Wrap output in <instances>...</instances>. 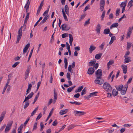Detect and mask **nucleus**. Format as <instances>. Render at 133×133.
<instances>
[{
	"label": "nucleus",
	"instance_id": "nucleus-1",
	"mask_svg": "<svg viewBox=\"0 0 133 133\" xmlns=\"http://www.w3.org/2000/svg\"><path fill=\"white\" fill-rule=\"evenodd\" d=\"M103 89L107 92H111L112 90L111 87L108 83H104L103 84Z\"/></svg>",
	"mask_w": 133,
	"mask_h": 133
},
{
	"label": "nucleus",
	"instance_id": "nucleus-2",
	"mask_svg": "<svg viewBox=\"0 0 133 133\" xmlns=\"http://www.w3.org/2000/svg\"><path fill=\"white\" fill-rule=\"evenodd\" d=\"M24 26H21L20 28L19 29L18 32V35L17 38V40L16 42V43H18L19 40L21 39V37L22 35V29Z\"/></svg>",
	"mask_w": 133,
	"mask_h": 133
},
{
	"label": "nucleus",
	"instance_id": "nucleus-3",
	"mask_svg": "<svg viewBox=\"0 0 133 133\" xmlns=\"http://www.w3.org/2000/svg\"><path fill=\"white\" fill-rule=\"evenodd\" d=\"M31 68V66L30 65H28L27 69L25 73L24 78L25 79H26L28 77L30 73V71Z\"/></svg>",
	"mask_w": 133,
	"mask_h": 133
},
{
	"label": "nucleus",
	"instance_id": "nucleus-4",
	"mask_svg": "<svg viewBox=\"0 0 133 133\" xmlns=\"http://www.w3.org/2000/svg\"><path fill=\"white\" fill-rule=\"evenodd\" d=\"M104 80L101 79V77H96V79L94 81V82L97 84H102L104 82Z\"/></svg>",
	"mask_w": 133,
	"mask_h": 133
},
{
	"label": "nucleus",
	"instance_id": "nucleus-5",
	"mask_svg": "<svg viewBox=\"0 0 133 133\" xmlns=\"http://www.w3.org/2000/svg\"><path fill=\"white\" fill-rule=\"evenodd\" d=\"M105 4V0H101L99 5H100V9L101 11H102L104 9V5Z\"/></svg>",
	"mask_w": 133,
	"mask_h": 133
},
{
	"label": "nucleus",
	"instance_id": "nucleus-6",
	"mask_svg": "<svg viewBox=\"0 0 133 133\" xmlns=\"http://www.w3.org/2000/svg\"><path fill=\"white\" fill-rule=\"evenodd\" d=\"M75 62H74L72 63V65H69V66L68 69V70L71 73H73V70L72 68H74L75 67Z\"/></svg>",
	"mask_w": 133,
	"mask_h": 133
},
{
	"label": "nucleus",
	"instance_id": "nucleus-7",
	"mask_svg": "<svg viewBox=\"0 0 133 133\" xmlns=\"http://www.w3.org/2000/svg\"><path fill=\"white\" fill-rule=\"evenodd\" d=\"M96 77H102V71L101 69H98L95 72Z\"/></svg>",
	"mask_w": 133,
	"mask_h": 133
},
{
	"label": "nucleus",
	"instance_id": "nucleus-8",
	"mask_svg": "<svg viewBox=\"0 0 133 133\" xmlns=\"http://www.w3.org/2000/svg\"><path fill=\"white\" fill-rule=\"evenodd\" d=\"M61 28L62 30H68L70 28V26H68L67 25L64 24L61 25Z\"/></svg>",
	"mask_w": 133,
	"mask_h": 133
},
{
	"label": "nucleus",
	"instance_id": "nucleus-9",
	"mask_svg": "<svg viewBox=\"0 0 133 133\" xmlns=\"http://www.w3.org/2000/svg\"><path fill=\"white\" fill-rule=\"evenodd\" d=\"M44 0H43L41 2V3L40 4L39 6V7L38 9L37 14H36V15L37 16H38L40 13V11L42 9V7L43 5V3L44 2Z\"/></svg>",
	"mask_w": 133,
	"mask_h": 133
},
{
	"label": "nucleus",
	"instance_id": "nucleus-10",
	"mask_svg": "<svg viewBox=\"0 0 133 133\" xmlns=\"http://www.w3.org/2000/svg\"><path fill=\"white\" fill-rule=\"evenodd\" d=\"M74 112L75 114H76V115H75V116L78 115L79 116L84 115L86 114V113L84 111H75Z\"/></svg>",
	"mask_w": 133,
	"mask_h": 133
},
{
	"label": "nucleus",
	"instance_id": "nucleus-11",
	"mask_svg": "<svg viewBox=\"0 0 133 133\" xmlns=\"http://www.w3.org/2000/svg\"><path fill=\"white\" fill-rule=\"evenodd\" d=\"M95 71V70L93 68L90 67L88 69L87 73L89 75H92Z\"/></svg>",
	"mask_w": 133,
	"mask_h": 133
},
{
	"label": "nucleus",
	"instance_id": "nucleus-12",
	"mask_svg": "<svg viewBox=\"0 0 133 133\" xmlns=\"http://www.w3.org/2000/svg\"><path fill=\"white\" fill-rule=\"evenodd\" d=\"M101 25L100 24L98 23L96 27L95 30L97 32V33L98 34H99L100 32L101 29Z\"/></svg>",
	"mask_w": 133,
	"mask_h": 133
},
{
	"label": "nucleus",
	"instance_id": "nucleus-13",
	"mask_svg": "<svg viewBox=\"0 0 133 133\" xmlns=\"http://www.w3.org/2000/svg\"><path fill=\"white\" fill-rule=\"evenodd\" d=\"M30 1H29V0H28L27 3L25 4L24 6V8L26 9V12L27 13L28 11V9L29 8V6L30 4Z\"/></svg>",
	"mask_w": 133,
	"mask_h": 133
},
{
	"label": "nucleus",
	"instance_id": "nucleus-14",
	"mask_svg": "<svg viewBox=\"0 0 133 133\" xmlns=\"http://www.w3.org/2000/svg\"><path fill=\"white\" fill-rule=\"evenodd\" d=\"M132 31V29L131 28V27H130L128 30V31L127 32V38H128L129 37H130L131 33Z\"/></svg>",
	"mask_w": 133,
	"mask_h": 133
},
{
	"label": "nucleus",
	"instance_id": "nucleus-15",
	"mask_svg": "<svg viewBox=\"0 0 133 133\" xmlns=\"http://www.w3.org/2000/svg\"><path fill=\"white\" fill-rule=\"evenodd\" d=\"M124 57L125 58V59H124V63H129L131 61V60L130 59L131 58L130 57L128 56H125V57Z\"/></svg>",
	"mask_w": 133,
	"mask_h": 133
},
{
	"label": "nucleus",
	"instance_id": "nucleus-16",
	"mask_svg": "<svg viewBox=\"0 0 133 133\" xmlns=\"http://www.w3.org/2000/svg\"><path fill=\"white\" fill-rule=\"evenodd\" d=\"M122 68L123 72L125 74L127 72V65H122L121 66Z\"/></svg>",
	"mask_w": 133,
	"mask_h": 133
},
{
	"label": "nucleus",
	"instance_id": "nucleus-17",
	"mask_svg": "<svg viewBox=\"0 0 133 133\" xmlns=\"http://www.w3.org/2000/svg\"><path fill=\"white\" fill-rule=\"evenodd\" d=\"M96 48L95 46L91 45H90V48L89 49V51L90 53H91L92 51L96 49Z\"/></svg>",
	"mask_w": 133,
	"mask_h": 133
},
{
	"label": "nucleus",
	"instance_id": "nucleus-18",
	"mask_svg": "<svg viewBox=\"0 0 133 133\" xmlns=\"http://www.w3.org/2000/svg\"><path fill=\"white\" fill-rule=\"evenodd\" d=\"M68 111V109H66L64 110L60 111L59 113L61 115H62L66 113Z\"/></svg>",
	"mask_w": 133,
	"mask_h": 133
},
{
	"label": "nucleus",
	"instance_id": "nucleus-19",
	"mask_svg": "<svg viewBox=\"0 0 133 133\" xmlns=\"http://www.w3.org/2000/svg\"><path fill=\"white\" fill-rule=\"evenodd\" d=\"M11 125H7L5 128V133H7V132H8L11 129Z\"/></svg>",
	"mask_w": 133,
	"mask_h": 133
},
{
	"label": "nucleus",
	"instance_id": "nucleus-20",
	"mask_svg": "<svg viewBox=\"0 0 133 133\" xmlns=\"http://www.w3.org/2000/svg\"><path fill=\"white\" fill-rule=\"evenodd\" d=\"M30 43H28L25 46L23 50L24 52H27V50L30 47Z\"/></svg>",
	"mask_w": 133,
	"mask_h": 133
},
{
	"label": "nucleus",
	"instance_id": "nucleus-21",
	"mask_svg": "<svg viewBox=\"0 0 133 133\" xmlns=\"http://www.w3.org/2000/svg\"><path fill=\"white\" fill-rule=\"evenodd\" d=\"M128 85H127V87H125V88L126 89L125 90V89H122L120 91L121 94L122 95H125L126 92V91L127 89V88L128 87Z\"/></svg>",
	"mask_w": 133,
	"mask_h": 133
},
{
	"label": "nucleus",
	"instance_id": "nucleus-22",
	"mask_svg": "<svg viewBox=\"0 0 133 133\" xmlns=\"http://www.w3.org/2000/svg\"><path fill=\"white\" fill-rule=\"evenodd\" d=\"M64 9L65 12L67 15L69 16V8L67 5H66L64 7Z\"/></svg>",
	"mask_w": 133,
	"mask_h": 133
},
{
	"label": "nucleus",
	"instance_id": "nucleus-23",
	"mask_svg": "<svg viewBox=\"0 0 133 133\" xmlns=\"http://www.w3.org/2000/svg\"><path fill=\"white\" fill-rule=\"evenodd\" d=\"M5 114V112H3L2 113L0 117V124L1 123L2 120L3 119Z\"/></svg>",
	"mask_w": 133,
	"mask_h": 133
},
{
	"label": "nucleus",
	"instance_id": "nucleus-24",
	"mask_svg": "<svg viewBox=\"0 0 133 133\" xmlns=\"http://www.w3.org/2000/svg\"><path fill=\"white\" fill-rule=\"evenodd\" d=\"M118 25L117 23H114L110 27V29H111L113 27H117Z\"/></svg>",
	"mask_w": 133,
	"mask_h": 133
},
{
	"label": "nucleus",
	"instance_id": "nucleus-25",
	"mask_svg": "<svg viewBox=\"0 0 133 133\" xmlns=\"http://www.w3.org/2000/svg\"><path fill=\"white\" fill-rule=\"evenodd\" d=\"M112 94L114 96H115L117 95L118 91H116L115 89H114L112 91Z\"/></svg>",
	"mask_w": 133,
	"mask_h": 133
},
{
	"label": "nucleus",
	"instance_id": "nucleus-26",
	"mask_svg": "<svg viewBox=\"0 0 133 133\" xmlns=\"http://www.w3.org/2000/svg\"><path fill=\"white\" fill-rule=\"evenodd\" d=\"M83 88V85H82L81 87H79L78 88V89L76 90L75 91V92H79L81 91L82 89Z\"/></svg>",
	"mask_w": 133,
	"mask_h": 133
},
{
	"label": "nucleus",
	"instance_id": "nucleus-27",
	"mask_svg": "<svg viewBox=\"0 0 133 133\" xmlns=\"http://www.w3.org/2000/svg\"><path fill=\"white\" fill-rule=\"evenodd\" d=\"M102 55V53L97 54L95 56V58L97 59H100Z\"/></svg>",
	"mask_w": 133,
	"mask_h": 133
},
{
	"label": "nucleus",
	"instance_id": "nucleus-28",
	"mask_svg": "<svg viewBox=\"0 0 133 133\" xmlns=\"http://www.w3.org/2000/svg\"><path fill=\"white\" fill-rule=\"evenodd\" d=\"M127 1H126L124 2H122L121 4L120 5V6L121 7H125L127 5Z\"/></svg>",
	"mask_w": 133,
	"mask_h": 133
},
{
	"label": "nucleus",
	"instance_id": "nucleus-29",
	"mask_svg": "<svg viewBox=\"0 0 133 133\" xmlns=\"http://www.w3.org/2000/svg\"><path fill=\"white\" fill-rule=\"evenodd\" d=\"M96 61L95 60L93 61H91L89 63V66H92L94 65L96 63Z\"/></svg>",
	"mask_w": 133,
	"mask_h": 133
},
{
	"label": "nucleus",
	"instance_id": "nucleus-30",
	"mask_svg": "<svg viewBox=\"0 0 133 133\" xmlns=\"http://www.w3.org/2000/svg\"><path fill=\"white\" fill-rule=\"evenodd\" d=\"M110 30L109 29H105L103 31V34H108L109 33Z\"/></svg>",
	"mask_w": 133,
	"mask_h": 133
},
{
	"label": "nucleus",
	"instance_id": "nucleus-31",
	"mask_svg": "<svg viewBox=\"0 0 133 133\" xmlns=\"http://www.w3.org/2000/svg\"><path fill=\"white\" fill-rule=\"evenodd\" d=\"M75 87V85H74L72 87L68 88L67 90V92H71L74 89V88Z\"/></svg>",
	"mask_w": 133,
	"mask_h": 133
},
{
	"label": "nucleus",
	"instance_id": "nucleus-32",
	"mask_svg": "<svg viewBox=\"0 0 133 133\" xmlns=\"http://www.w3.org/2000/svg\"><path fill=\"white\" fill-rule=\"evenodd\" d=\"M116 39V38L115 36H112L111 37V40L109 42V44H111L114 42V41Z\"/></svg>",
	"mask_w": 133,
	"mask_h": 133
},
{
	"label": "nucleus",
	"instance_id": "nucleus-33",
	"mask_svg": "<svg viewBox=\"0 0 133 133\" xmlns=\"http://www.w3.org/2000/svg\"><path fill=\"white\" fill-rule=\"evenodd\" d=\"M123 85L121 84L119 85L118 87H116V88L117 89V90L119 91H120L122 90V89L123 88Z\"/></svg>",
	"mask_w": 133,
	"mask_h": 133
},
{
	"label": "nucleus",
	"instance_id": "nucleus-34",
	"mask_svg": "<svg viewBox=\"0 0 133 133\" xmlns=\"http://www.w3.org/2000/svg\"><path fill=\"white\" fill-rule=\"evenodd\" d=\"M38 107H37L35 109L32 111L31 114V116H33L36 112L37 110H38Z\"/></svg>",
	"mask_w": 133,
	"mask_h": 133
},
{
	"label": "nucleus",
	"instance_id": "nucleus-35",
	"mask_svg": "<svg viewBox=\"0 0 133 133\" xmlns=\"http://www.w3.org/2000/svg\"><path fill=\"white\" fill-rule=\"evenodd\" d=\"M64 62L65 63V68L66 69L67 68L68 66V62L67 61V59L65 58L64 59Z\"/></svg>",
	"mask_w": 133,
	"mask_h": 133
},
{
	"label": "nucleus",
	"instance_id": "nucleus-36",
	"mask_svg": "<svg viewBox=\"0 0 133 133\" xmlns=\"http://www.w3.org/2000/svg\"><path fill=\"white\" fill-rule=\"evenodd\" d=\"M87 92V89L86 88H85L82 90L81 95L83 96V95L85 94Z\"/></svg>",
	"mask_w": 133,
	"mask_h": 133
},
{
	"label": "nucleus",
	"instance_id": "nucleus-37",
	"mask_svg": "<svg viewBox=\"0 0 133 133\" xmlns=\"http://www.w3.org/2000/svg\"><path fill=\"white\" fill-rule=\"evenodd\" d=\"M106 122L105 121H98L97 122L95 123L96 124H106V123H105Z\"/></svg>",
	"mask_w": 133,
	"mask_h": 133
},
{
	"label": "nucleus",
	"instance_id": "nucleus-38",
	"mask_svg": "<svg viewBox=\"0 0 133 133\" xmlns=\"http://www.w3.org/2000/svg\"><path fill=\"white\" fill-rule=\"evenodd\" d=\"M114 61L113 60L110 61H109L107 63V66L108 68H110L109 65H112L114 63Z\"/></svg>",
	"mask_w": 133,
	"mask_h": 133
},
{
	"label": "nucleus",
	"instance_id": "nucleus-39",
	"mask_svg": "<svg viewBox=\"0 0 133 133\" xmlns=\"http://www.w3.org/2000/svg\"><path fill=\"white\" fill-rule=\"evenodd\" d=\"M54 99L55 101L57 100V94L56 92H55V90H54Z\"/></svg>",
	"mask_w": 133,
	"mask_h": 133
},
{
	"label": "nucleus",
	"instance_id": "nucleus-40",
	"mask_svg": "<svg viewBox=\"0 0 133 133\" xmlns=\"http://www.w3.org/2000/svg\"><path fill=\"white\" fill-rule=\"evenodd\" d=\"M133 3V0H131L128 3L127 6H130V8L132 6V3Z\"/></svg>",
	"mask_w": 133,
	"mask_h": 133
},
{
	"label": "nucleus",
	"instance_id": "nucleus-41",
	"mask_svg": "<svg viewBox=\"0 0 133 133\" xmlns=\"http://www.w3.org/2000/svg\"><path fill=\"white\" fill-rule=\"evenodd\" d=\"M69 102L71 104H75L77 105H79L82 104L81 103L76 101H74V102Z\"/></svg>",
	"mask_w": 133,
	"mask_h": 133
},
{
	"label": "nucleus",
	"instance_id": "nucleus-42",
	"mask_svg": "<svg viewBox=\"0 0 133 133\" xmlns=\"http://www.w3.org/2000/svg\"><path fill=\"white\" fill-rule=\"evenodd\" d=\"M52 110L53 109H52L51 111L50 112L49 115L46 119V121H47L49 119L51 115L53 113Z\"/></svg>",
	"mask_w": 133,
	"mask_h": 133
},
{
	"label": "nucleus",
	"instance_id": "nucleus-43",
	"mask_svg": "<svg viewBox=\"0 0 133 133\" xmlns=\"http://www.w3.org/2000/svg\"><path fill=\"white\" fill-rule=\"evenodd\" d=\"M131 43H127V50H129L130 48L131 47Z\"/></svg>",
	"mask_w": 133,
	"mask_h": 133
},
{
	"label": "nucleus",
	"instance_id": "nucleus-44",
	"mask_svg": "<svg viewBox=\"0 0 133 133\" xmlns=\"http://www.w3.org/2000/svg\"><path fill=\"white\" fill-rule=\"evenodd\" d=\"M97 93V92H96L91 93L89 94L90 96V97L96 96Z\"/></svg>",
	"mask_w": 133,
	"mask_h": 133
},
{
	"label": "nucleus",
	"instance_id": "nucleus-45",
	"mask_svg": "<svg viewBox=\"0 0 133 133\" xmlns=\"http://www.w3.org/2000/svg\"><path fill=\"white\" fill-rule=\"evenodd\" d=\"M25 102V104L24 105V108L25 109L29 106V103L28 101H26Z\"/></svg>",
	"mask_w": 133,
	"mask_h": 133
},
{
	"label": "nucleus",
	"instance_id": "nucleus-46",
	"mask_svg": "<svg viewBox=\"0 0 133 133\" xmlns=\"http://www.w3.org/2000/svg\"><path fill=\"white\" fill-rule=\"evenodd\" d=\"M75 127L74 125H69L68 128V131H69L70 130L72 129L74 127Z\"/></svg>",
	"mask_w": 133,
	"mask_h": 133
},
{
	"label": "nucleus",
	"instance_id": "nucleus-47",
	"mask_svg": "<svg viewBox=\"0 0 133 133\" xmlns=\"http://www.w3.org/2000/svg\"><path fill=\"white\" fill-rule=\"evenodd\" d=\"M105 11L104 10L103 11L102 13V15L101 16V20L102 21L103 19L104 18V17L105 14Z\"/></svg>",
	"mask_w": 133,
	"mask_h": 133
},
{
	"label": "nucleus",
	"instance_id": "nucleus-48",
	"mask_svg": "<svg viewBox=\"0 0 133 133\" xmlns=\"http://www.w3.org/2000/svg\"><path fill=\"white\" fill-rule=\"evenodd\" d=\"M30 13L29 12H27V15L25 17V21H27L28 20V19L29 17V15Z\"/></svg>",
	"mask_w": 133,
	"mask_h": 133
},
{
	"label": "nucleus",
	"instance_id": "nucleus-49",
	"mask_svg": "<svg viewBox=\"0 0 133 133\" xmlns=\"http://www.w3.org/2000/svg\"><path fill=\"white\" fill-rule=\"evenodd\" d=\"M66 77L68 78V80H70L71 78V76L70 73H68L66 74Z\"/></svg>",
	"mask_w": 133,
	"mask_h": 133
},
{
	"label": "nucleus",
	"instance_id": "nucleus-50",
	"mask_svg": "<svg viewBox=\"0 0 133 133\" xmlns=\"http://www.w3.org/2000/svg\"><path fill=\"white\" fill-rule=\"evenodd\" d=\"M46 20H46L45 18H44L43 20L39 24L40 25L42 24L45 22Z\"/></svg>",
	"mask_w": 133,
	"mask_h": 133
},
{
	"label": "nucleus",
	"instance_id": "nucleus-51",
	"mask_svg": "<svg viewBox=\"0 0 133 133\" xmlns=\"http://www.w3.org/2000/svg\"><path fill=\"white\" fill-rule=\"evenodd\" d=\"M69 41H73V38L72 35L71 34H69Z\"/></svg>",
	"mask_w": 133,
	"mask_h": 133
},
{
	"label": "nucleus",
	"instance_id": "nucleus-52",
	"mask_svg": "<svg viewBox=\"0 0 133 133\" xmlns=\"http://www.w3.org/2000/svg\"><path fill=\"white\" fill-rule=\"evenodd\" d=\"M68 34L67 33L63 34L62 35V38H64L68 37Z\"/></svg>",
	"mask_w": 133,
	"mask_h": 133
},
{
	"label": "nucleus",
	"instance_id": "nucleus-53",
	"mask_svg": "<svg viewBox=\"0 0 133 133\" xmlns=\"http://www.w3.org/2000/svg\"><path fill=\"white\" fill-rule=\"evenodd\" d=\"M105 45V43L104 42L101 45H100L99 46V48L101 49V50H102L103 49L104 46Z\"/></svg>",
	"mask_w": 133,
	"mask_h": 133
},
{
	"label": "nucleus",
	"instance_id": "nucleus-54",
	"mask_svg": "<svg viewBox=\"0 0 133 133\" xmlns=\"http://www.w3.org/2000/svg\"><path fill=\"white\" fill-rule=\"evenodd\" d=\"M126 17V16L125 14H124L120 18H119L118 21V22H120L121 20H122L123 18H125Z\"/></svg>",
	"mask_w": 133,
	"mask_h": 133
},
{
	"label": "nucleus",
	"instance_id": "nucleus-55",
	"mask_svg": "<svg viewBox=\"0 0 133 133\" xmlns=\"http://www.w3.org/2000/svg\"><path fill=\"white\" fill-rule=\"evenodd\" d=\"M120 9H117L116 11V16H118L119 15Z\"/></svg>",
	"mask_w": 133,
	"mask_h": 133
},
{
	"label": "nucleus",
	"instance_id": "nucleus-56",
	"mask_svg": "<svg viewBox=\"0 0 133 133\" xmlns=\"http://www.w3.org/2000/svg\"><path fill=\"white\" fill-rule=\"evenodd\" d=\"M90 18H88L87 21L85 22L84 23V25H87V24H89L90 23Z\"/></svg>",
	"mask_w": 133,
	"mask_h": 133
},
{
	"label": "nucleus",
	"instance_id": "nucleus-57",
	"mask_svg": "<svg viewBox=\"0 0 133 133\" xmlns=\"http://www.w3.org/2000/svg\"><path fill=\"white\" fill-rule=\"evenodd\" d=\"M34 94L33 92H31L28 96L30 98H31L33 96Z\"/></svg>",
	"mask_w": 133,
	"mask_h": 133
},
{
	"label": "nucleus",
	"instance_id": "nucleus-58",
	"mask_svg": "<svg viewBox=\"0 0 133 133\" xmlns=\"http://www.w3.org/2000/svg\"><path fill=\"white\" fill-rule=\"evenodd\" d=\"M19 62H17L15 63L13 65H12V67L13 68H15L16 67L17 65L19 64Z\"/></svg>",
	"mask_w": 133,
	"mask_h": 133
},
{
	"label": "nucleus",
	"instance_id": "nucleus-59",
	"mask_svg": "<svg viewBox=\"0 0 133 133\" xmlns=\"http://www.w3.org/2000/svg\"><path fill=\"white\" fill-rule=\"evenodd\" d=\"M66 49L68 50H69L70 49V46L69 44L67 42H66Z\"/></svg>",
	"mask_w": 133,
	"mask_h": 133
},
{
	"label": "nucleus",
	"instance_id": "nucleus-60",
	"mask_svg": "<svg viewBox=\"0 0 133 133\" xmlns=\"http://www.w3.org/2000/svg\"><path fill=\"white\" fill-rule=\"evenodd\" d=\"M42 115L41 114V113H40L36 118V120L37 121L38 120L42 117Z\"/></svg>",
	"mask_w": 133,
	"mask_h": 133
},
{
	"label": "nucleus",
	"instance_id": "nucleus-61",
	"mask_svg": "<svg viewBox=\"0 0 133 133\" xmlns=\"http://www.w3.org/2000/svg\"><path fill=\"white\" fill-rule=\"evenodd\" d=\"M99 65V64L98 63H96L95 64V65L93 66V68H95V69H96L98 68Z\"/></svg>",
	"mask_w": 133,
	"mask_h": 133
},
{
	"label": "nucleus",
	"instance_id": "nucleus-62",
	"mask_svg": "<svg viewBox=\"0 0 133 133\" xmlns=\"http://www.w3.org/2000/svg\"><path fill=\"white\" fill-rule=\"evenodd\" d=\"M79 96L80 94L79 93H77L74 95V97L77 98H78L79 97Z\"/></svg>",
	"mask_w": 133,
	"mask_h": 133
},
{
	"label": "nucleus",
	"instance_id": "nucleus-63",
	"mask_svg": "<svg viewBox=\"0 0 133 133\" xmlns=\"http://www.w3.org/2000/svg\"><path fill=\"white\" fill-rule=\"evenodd\" d=\"M114 16L112 13H111L109 15V18L110 19H112L113 18Z\"/></svg>",
	"mask_w": 133,
	"mask_h": 133
},
{
	"label": "nucleus",
	"instance_id": "nucleus-64",
	"mask_svg": "<svg viewBox=\"0 0 133 133\" xmlns=\"http://www.w3.org/2000/svg\"><path fill=\"white\" fill-rule=\"evenodd\" d=\"M90 6L89 5H87V6L84 9V12H85L86 11H87V10L89 9Z\"/></svg>",
	"mask_w": 133,
	"mask_h": 133
}]
</instances>
